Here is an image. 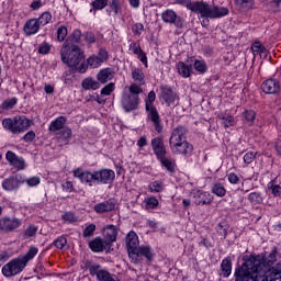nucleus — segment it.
Returning a JSON list of instances; mask_svg holds the SVG:
<instances>
[{"label":"nucleus","instance_id":"1","mask_svg":"<svg viewBox=\"0 0 281 281\" xmlns=\"http://www.w3.org/2000/svg\"><path fill=\"white\" fill-rule=\"evenodd\" d=\"M277 269L278 272H269V268L262 266L260 257L251 258L235 269V281H271L280 277L281 265Z\"/></svg>","mask_w":281,"mask_h":281},{"label":"nucleus","instance_id":"2","mask_svg":"<svg viewBox=\"0 0 281 281\" xmlns=\"http://www.w3.org/2000/svg\"><path fill=\"white\" fill-rule=\"evenodd\" d=\"M188 130L183 126L176 127L169 138V146L175 155H192L194 147L188 142Z\"/></svg>","mask_w":281,"mask_h":281},{"label":"nucleus","instance_id":"3","mask_svg":"<svg viewBox=\"0 0 281 281\" xmlns=\"http://www.w3.org/2000/svg\"><path fill=\"white\" fill-rule=\"evenodd\" d=\"M61 63L74 69V67H78L80 61L85 59V53L80 47L70 44L69 41H66L60 49Z\"/></svg>","mask_w":281,"mask_h":281},{"label":"nucleus","instance_id":"4","mask_svg":"<svg viewBox=\"0 0 281 281\" xmlns=\"http://www.w3.org/2000/svg\"><path fill=\"white\" fill-rule=\"evenodd\" d=\"M32 126V121L25 116L7 117L2 120V127L12 135H21Z\"/></svg>","mask_w":281,"mask_h":281},{"label":"nucleus","instance_id":"5","mask_svg":"<svg viewBox=\"0 0 281 281\" xmlns=\"http://www.w3.org/2000/svg\"><path fill=\"white\" fill-rule=\"evenodd\" d=\"M157 94L155 91H150L148 93V100L146 101V111H147V120L151 122L156 132L161 133L164 131V124H161V116L159 115V111L153 102H155Z\"/></svg>","mask_w":281,"mask_h":281},{"label":"nucleus","instance_id":"6","mask_svg":"<svg viewBox=\"0 0 281 281\" xmlns=\"http://www.w3.org/2000/svg\"><path fill=\"white\" fill-rule=\"evenodd\" d=\"M198 14H200L202 19H223V16L229 14V9L221 5L212 7L206 2H201Z\"/></svg>","mask_w":281,"mask_h":281},{"label":"nucleus","instance_id":"7","mask_svg":"<svg viewBox=\"0 0 281 281\" xmlns=\"http://www.w3.org/2000/svg\"><path fill=\"white\" fill-rule=\"evenodd\" d=\"M25 267H27L21 259V257L14 258L2 267V276L4 278H12L19 276Z\"/></svg>","mask_w":281,"mask_h":281},{"label":"nucleus","instance_id":"8","mask_svg":"<svg viewBox=\"0 0 281 281\" xmlns=\"http://www.w3.org/2000/svg\"><path fill=\"white\" fill-rule=\"evenodd\" d=\"M21 225H23V220L15 216H2L0 218V232H2V234H12V232H16Z\"/></svg>","mask_w":281,"mask_h":281},{"label":"nucleus","instance_id":"9","mask_svg":"<svg viewBox=\"0 0 281 281\" xmlns=\"http://www.w3.org/2000/svg\"><path fill=\"white\" fill-rule=\"evenodd\" d=\"M161 19L164 23H170L175 25L177 30H183L186 27V20L178 15L172 9H167L161 13Z\"/></svg>","mask_w":281,"mask_h":281},{"label":"nucleus","instance_id":"10","mask_svg":"<svg viewBox=\"0 0 281 281\" xmlns=\"http://www.w3.org/2000/svg\"><path fill=\"white\" fill-rule=\"evenodd\" d=\"M90 276H95L98 281H120L115 273H111L106 269H102L100 265H93L89 268Z\"/></svg>","mask_w":281,"mask_h":281},{"label":"nucleus","instance_id":"11","mask_svg":"<svg viewBox=\"0 0 281 281\" xmlns=\"http://www.w3.org/2000/svg\"><path fill=\"white\" fill-rule=\"evenodd\" d=\"M160 100H162L167 106H176L179 104V94L170 86H160Z\"/></svg>","mask_w":281,"mask_h":281},{"label":"nucleus","instance_id":"12","mask_svg":"<svg viewBox=\"0 0 281 281\" xmlns=\"http://www.w3.org/2000/svg\"><path fill=\"white\" fill-rule=\"evenodd\" d=\"M280 80L276 78L266 79L261 83V91L266 93V95H278V93H280Z\"/></svg>","mask_w":281,"mask_h":281},{"label":"nucleus","instance_id":"13","mask_svg":"<svg viewBox=\"0 0 281 281\" xmlns=\"http://www.w3.org/2000/svg\"><path fill=\"white\" fill-rule=\"evenodd\" d=\"M191 196L195 205H212L214 203V195L207 191H193Z\"/></svg>","mask_w":281,"mask_h":281},{"label":"nucleus","instance_id":"14","mask_svg":"<svg viewBox=\"0 0 281 281\" xmlns=\"http://www.w3.org/2000/svg\"><path fill=\"white\" fill-rule=\"evenodd\" d=\"M94 173H95V183H102L103 186H106L115 181V171H113L112 169H101V170L94 171Z\"/></svg>","mask_w":281,"mask_h":281},{"label":"nucleus","instance_id":"15","mask_svg":"<svg viewBox=\"0 0 281 281\" xmlns=\"http://www.w3.org/2000/svg\"><path fill=\"white\" fill-rule=\"evenodd\" d=\"M153 256L154 254L150 246H139L136 248L134 255H132L130 258H132V260L136 263L139 262L140 258H145L148 260V262H153Z\"/></svg>","mask_w":281,"mask_h":281},{"label":"nucleus","instance_id":"16","mask_svg":"<svg viewBox=\"0 0 281 281\" xmlns=\"http://www.w3.org/2000/svg\"><path fill=\"white\" fill-rule=\"evenodd\" d=\"M125 245H126V249L130 258L132 256H135V252L139 247V237L137 236V233L131 231L126 236Z\"/></svg>","mask_w":281,"mask_h":281},{"label":"nucleus","instance_id":"17","mask_svg":"<svg viewBox=\"0 0 281 281\" xmlns=\"http://www.w3.org/2000/svg\"><path fill=\"white\" fill-rule=\"evenodd\" d=\"M5 159L15 170H25L26 168L25 158L19 157V155L12 150L7 151Z\"/></svg>","mask_w":281,"mask_h":281},{"label":"nucleus","instance_id":"18","mask_svg":"<svg viewBox=\"0 0 281 281\" xmlns=\"http://www.w3.org/2000/svg\"><path fill=\"white\" fill-rule=\"evenodd\" d=\"M139 104V97L136 94H124L122 98L123 109L131 113V111H135Z\"/></svg>","mask_w":281,"mask_h":281},{"label":"nucleus","instance_id":"19","mask_svg":"<svg viewBox=\"0 0 281 281\" xmlns=\"http://www.w3.org/2000/svg\"><path fill=\"white\" fill-rule=\"evenodd\" d=\"M74 177L80 180L81 183H88V186L95 183V171H83L81 168H78L74 171Z\"/></svg>","mask_w":281,"mask_h":281},{"label":"nucleus","instance_id":"20","mask_svg":"<svg viewBox=\"0 0 281 281\" xmlns=\"http://www.w3.org/2000/svg\"><path fill=\"white\" fill-rule=\"evenodd\" d=\"M21 183H25L19 179V176H11L2 181V188L5 192H16L21 188Z\"/></svg>","mask_w":281,"mask_h":281},{"label":"nucleus","instance_id":"21","mask_svg":"<svg viewBox=\"0 0 281 281\" xmlns=\"http://www.w3.org/2000/svg\"><path fill=\"white\" fill-rule=\"evenodd\" d=\"M67 124V117L66 116H58L55 120H53L48 126V131L50 133H54V135L60 133V131H63L64 128H66L67 126H65Z\"/></svg>","mask_w":281,"mask_h":281},{"label":"nucleus","instance_id":"22","mask_svg":"<svg viewBox=\"0 0 281 281\" xmlns=\"http://www.w3.org/2000/svg\"><path fill=\"white\" fill-rule=\"evenodd\" d=\"M151 148L157 159L166 157V145L164 144V139L160 137L151 139Z\"/></svg>","mask_w":281,"mask_h":281},{"label":"nucleus","instance_id":"23","mask_svg":"<svg viewBox=\"0 0 281 281\" xmlns=\"http://www.w3.org/2000/svg\"><path fill=\"white\" fill-rule=\"evenodd\" d=\"M109 243L106 240L102 239L101 237H95L89 243V248L94 254H102L106 249V246Z\"/></svg>","mask_w":281,"mask_h":281},{"label":"nucleus","instance_id":"24","mask_svg":"<svg viewBox=\"0 0 281 281\" xmlns=\"http://www.w3.org/2000/svg\"><path fill=\"white\" fill-rule=\"evenodd\" d=\"M24 34L26 36H34V34H38V31L41 30V25L38 24L36 18L29 20L24 24Z\"/></svg>","mask_w":281,"mask_h":281},{"label":"nucleus","instance_id":"25","mask_svg":"<svg viewBox=\"0 0 281 281\" xmlns=\"http://www.w3.org/2000/svg\"><path fill=\"white\" fill-rule=\"evenodd\" d=\"M103 236L105 241L115 243L117 240V227L115 225H108L103 228Z\"/></svg>","mask_w":281,"mask_h":281},{"label":"nucleus","instance_id":"26","mask_svg":"<svg viewBox=\"0 0 281 281\" xmlns=\"http://www.w3.org/2000/svg\"><path fill=\"white\" fill-rule=\"evenodd\" d=\"M113 69L103 68L98 72L97 80L99 81V83L101 82V85H106L109 80H113Z\"/></svg>","mask_w":281,"mask_h":281},{"label":"nucleus","instance_id":"27","mask_svg":"<svg viewBox=\"0 0 281 281\" xmlns=\"http://www.w3.org/2000/svg\"><path fill=\"white\" fill-rule=\"evenodd\" d=\"M82 89L85 91H98L100 88V81L93 79L92 77H87L81 82Z\"/></svg>","mask_w":281,"mask_h":281},{"label":"nucleus","instance_id":"28","mask_svg":"<svg viewBox=\"0 0 281 281\" xmlns=\"http://www.w3.org/2000/svg\"><path fill=\"white\" fill-rule=\"evenodd\" d=\"M175 3L177 5H183L191 12H195V14H199L201 8V2H192V0H175Z\"/></svg>","mask_w":281,"mask_h":281},{"label":"nucleus","instance_id":"29","mask_svg":"<svg viewBox=\"0 0 281 281\" xmlns=\"http://www.w3.org/2000/svg\"><path fill=\"white\" fill-rule=\"evenodd\" d=\"M112 210H115V203L112 201H103L94 205L97 214H104V212H112Z\"/></svg>","mask_w":281,"mask_h":281},{"label":"nucleus","instance_id":"30","mask_svg":"<svg viewBox=\"0 0 281 281\" xmlns=\"http://www.w3.org/2000/svg\"><path fill=\"white\" fill-rule=\"evenodd\" d=\"M56 135L58 142H61V144H69L74 135V132L71 131V127L66 126V128L59 131Z\"/></svg>","mask_w":281,"mask_h":281},{"label":"nucleus","instance_id":"31","mask_svg":"<svg viewBox=\"0 0 281 281\" xmlns=\"http://www.w3.org/2000/svg\"><path fill=\"white\" fill-rule=\"evenodd\" d=\"M251 52L254 56H260V58H267V47L260 42H255L251 45Z\"/></svg>","mask_w":281,"mask_h":281},{"label":"nucleus","instance_id":"32","mask_svg":"<svg viewBox=\"0 0 281 281\" xmlns=\"http://www.w3.org/2000/svg\"><path fill=\"white\" fill-rule=\"evenodd\" d=\"M144 78V70H142V68H132V80H134L136 85H139V87H142V85H146V80Z\"/></svg>","mask_w":281,"mask_h":281},{"label":"nucleus","instance_id":"33","mask_svg":"<svg viewBox=\"0 0 281 281\" xmlns=\"http://www.w3.org/2000/svg\"><path fill=\"white\" fill-rule=\"evenodd\" d=\"M212 194H215V196H218L220 199H223L225 194H227V189H225V186L221 182H215L211 187Z\"/></svg>","mask_w":281,"mask_h":281},{"label":"nucleus","instance_id":"34","mask_svg":"<svg viewBox=\"0 0 281 281\" xmlns=\"http://www.w3.org/2000/svg\"><path fill=\"white\" fill-rule=\"evenodd\" d=\"M177 70L182 78H190V74H192V66H188L186 63L179 61L177 64Z\"/></svg>","mask_w":281,"mask_h":281},{"label":"nucleus","instance_id":"35","mask_svg":"<svg viewBox=\"0 0 281 281\" xmlns=\"http://www.w3.org/2000/svg\"><path fill=\"white\" fill-rule=\"evenodd\" d=\"M221 276H223V278H229V276H232V260L225 258L222 260L221 263Z\"/></svg>","mask_w":281,"mask_h":281},{"label":"nucleus","instance_id":"36","mask_svg":"<svg viewBox=\"0 0 281 281\" xmlns=\"http://www.w3.org/2000/svg\"><path fill=\"white\" fill-rule=\"evenodd\" d=\"M267 190L274 198L281 196V186L278 184V182H276V180H271L270 182H268Z\"/></svg>","mask_w":281,"mask_h":281},{"label":"nucleus","instance_id":"37","mask_svg":"<svg viewBox=\"0 0 281 281\" xmlns=\"http://www.w3.org/2000/svg\"><path fill=\"white\" fill-rule=\"evenodd\" d=\"M164 182L161 180H155L148 184V192L158 194L159 192H164Z\"/></svg>","mask_w":281,"mask_h":281},{"label":"nucleus","instance_id":"38","mask_svg":"<svg viewBox=\"0 0 281 281\" xmlns=\"http://www.w3.org/2000/svg\"><path fill=\"white\" fill-rule=\"evenodd\" d=\"M160 160L161 166L168 170V172H173L176 168L175 160L171 158H168L166 156H162L161 158H158Z\"/></svg>","mask_w":281,"mask_h":281},{"label":"nucleus","instance_id":"39","mask_svg":"<svg viewBox=\"0 0 281 281\" xmlns=\"http://www.w3.org/2000/svg\"><path fill=\"white\" fill-rule=\"evenodd\" d=\"M38 254V248L36 246H33L29 249L27 254L24 256L20 257V259L23 261L24 265L27 266V262L30 260H33L34 257Z\"/></svg>","mask_w":281,"mask_h":281},{"label":"nucleus","instance_id":"40","mask_svg":"<svg viewBox=\"0 0 281 281\" xmlns=\"http://www.w3.org/2000/svg\"><path fill=\"white\" fill-rule=\"evenodd\" d=\"M248 201L251 203V205H260L265 199L262 198V193L251 192L248 194Z\"/></svg>","mask_w":281,"mask_h":281},{"label":"nucleus","instance_id":"41","mask_svg":"<svg viewBox=\"0 0 281 281\" xmlns=\"http://www.w3.org/2000/svg\"><path fill=\"white\" fill-rule=\"evenodd\" d=\"M37 23L40 24V27H44V25H47L52 23V13L50 12H43L38 19H36Z\"/></svg>","mask_w":281,"mask_h":281},{"label":"nucleus","instance_id":"42","mask_svg":"<svg viewBox=\"0 0 281 281\" xmlns=\"http://www.w3.org/2000/svg\"><path fill=\"white\" fill-rule=\"evenodd\" d=\"M245 122L248 126H254V122H256V111L254 110H246L243 113Z\"/></svg>","mask_w":281,"mask_h":281},{"label":"nucleus","instance_id":"43","mask_svg":"<svg viewBox=\"0 0 281 281\" xmlns=\"http://www.w3.org/2000/svg\"><path fill=\"white\" fill-rule=\"evenodd\" d=\"M88 66L91 67V69H98V67L102 66V63L100 60V57L92 55L87 59Z\"/></svg>","mask_w":281,"mask_h":281},{"label":"nucleus","instance_id":"44","mask_svg":"<svg viewBox=\"0 0 281 281\" xmlns=\"http://www.w3.org/2000/svg\"><path fill=\"white\" fill-rule=\"evenodd\" d=\"M193 67L199 74H205L207 71V64L205 60L195 59Z\"/></svg>","mask_w":281,"mask_h":281},{"label":"nucleus","instance_id":"45","mask_svg":"<svg viewBox=\"0 0 281 281\" xmlns=\"http://www.w3.org/2000/svg\"><path fill=\"white\" fill-rule=\"evenodd\" d=\"M235 3L241 10H251L254 8V0H235Z\"/></svg>","mask_w":281,"mask_h":281},{"label":"nucleus","instance_id":"46","mask_svg":"<svg viewBox=\"0 0 281 281\" xmlns=\"http://www.w3.org/2000/svg\"><path fill=\"white\" fill-rule=\"evenodd\" d=\"M68 43L71 45V43H82V32L80 30H75L69 40H67Z\"/></svg>","mask_w":281,"mask_h":281},{"label":"nucleus","instance_id":"47","mask_svg":"<svg viewBox=\"0 0 281 281\" xmlns=\"http://www.w3.org/2000/svg\"><path fill=\"white\" fill-rule=\"evenodd\" d=\"M145 203L146 210H157V207H159V200H157L155 196L147 198Z\"/></svg>","mask_w":281,"mask_h":281},{"label":"nucleus","instance_id":"48","mask_svg":"<svg viewBox=\"0 0 281 281\" xmlns=\"http://www.w3.org/2000/svg\"><path fill=\"white\" fill-rule=\"evenodd\" d=\"M227 229H229V227L227 226V223L225 222H221L217 226V234L220 236H222V240H225V238H227Z\"/></svg>","mask_w":281,"mask_h":281},{"label":"nucleus","instance_id":"49","mask_svg":"<svg viewBox=\"0 0 281 281\" xmlns=\"http://www.w3.org/2000/svg\"><path fill=\"white\" fill-rule=\"evenodd\" d=\"M53 246L56 247V249H65V247L67 246V237L59 236L53 241Z\"/></svg>","mask_w":281,"mask_h":281},{"label":"nucleus","instance_id":"50","mask_svg":"<svg viewBox=\"0 0 281 281\" xmlns=\"http://www.w3.org/2000/svg\"><path fill=\"white\" fill-rule=\"evenodd\" d=\"M38 54H42L43 56H46V54H49L52 52V44L47 42H43L38 46Z\"/></svg>","mask_w":281,"mask_h":281},{"label":"nucleus","instance_id":"51","mask_svg":"<svg viewBox=\"0 0 281 281\" xmlns=\"http://www.w3.org/2000/svg\"><path fill=\"white\" fill-rule=\"evenodd\" d=\"M38 232V227L36 225H29L24 232L25 238H32L36 236V233Z\"/></svg>","mask_w":281,"mask_h":281},{"label":"nucleus","instance_id":"52","mask_svg":"<svg viewBox=\"0 0 281 281\" xmlns=\"http://www.w3.org/2000/svg\"><path fill=\"white\" fill-rule=\"evenodd\" d=\"M222 120L225 128H229V126H234L236 124V121H234V116L229 114H223Z\"/></svg>","mask_w":281,"mask_h":281},{"label":"nucleus","instance_id":"53","mask_svg":"<svg viewBox=\"0 0 281 281\" xmlns=\"http://www.w3.org/2000/svg\"><path fill=\"white\" fill-rule=\"evenodd\" d=\"M93 10H104L106 5H109V0H94L91 3Z\"/></svg>","mask_w":281,"mask_h":281},{"label":"nucleus","instance_id":"54","mask_svg":"<svg viewBox=\"0 0 281 281\" xmlns=\"http://www.w3.org/2000/svg\"><path fill=\"white\" fill-rule=\"evenodd\" d=\"M128 52L131 54H134V56H137L138 54H142V46L137 42H132L128 46Z\"/></svg>","mask_w":281,"mask_h":281},{"label":"nucleus","instance_id":"55","mask_svg":"<svg viewBox=\"0 0 281 281\" xmlns=\"http://www.w3.org/2000/svg\"><path fill=\"white\" fill-rule=\"evenodd\" d=\"M110 8L112 12H114V16H117V14H122V7L120 5V0H112L110 3Z\"/></svg>","mask_w":281,"mask_h":281},{"label":"nucleus","instance_id":"56","mask_svg":"<svg viewBox=\"0 0 281 281\" xmlns=\"http://www.w3.org/2000/svg\"><path fill=\"white\" fill-rule=\"evenodd\" d=\"M67 34H68V31H67L66 26H60L57 30V41L59 43H63V41H65V38H67Z\"/></svg>","mask_w":281,"mask_h":281},{"label":"nucleus","instance_id":"57","mask_svg":"<svg viewBox=\"0 0 281 281\" xmlns=\"http://www.w3.org/2000/svg\"><path fill=\"white\" fill-rule=\"evenodd\" d=\"M142 86L139 83H132L130 86V95H137L139 98V93H142Z\"/></svg>","mask_w":281,"mask_h":281},{"label":"nucleus","instance_id":"58","mask_svg":"<svg viewBox=\"0 0 281 281\" xmlns=\"http://www.w3.org/2000/svg\"><path fill=\"white\" fill-rule=\"evenodd\" d=\"M115 91V83L110 82L103 89H101V95H111Z\"/></svg>","mask_w":281,"mask_h":281},{"label":"nucleus","instance_id":"59","mask_svg":"<svg viewBox=\"0 0 281 281\" xmlns=\"http://www.w3.org/2000/svg\"><path fill=\"white\" fill-rule=\"evenodd\" d=\"M18 102H19V99H16V98L13 97V98H11V99L5 100V101L2 103V106H3L4 109H13L14 106H16Z\"/></svg>","mask_w":281,"mask_h":281},{"label":"nucleus","instance_id":"60","mask_svg":"<svg viewBox=\"0 0 281 281\" xmlns=\"http://www.w3.org/2000/svg\"><path fill=\"white\" fill-rule=\"evenodd\" d=\"M61 190H63V192H67L68 194H70V192H74V190H75L74 182L72 181L63 182Z\"/></svg>","mask_w":281,"mask_h":281},{"label":"nucleus","instance_id":"61","mask_svg":"<svg viewBox=\"0 0 281 281\" xmlns=\"http://www.w3.org/2000/svg\"><path fill=\"white\" fill-rule=\"evenodd\" d=\"M22 181H24V183H27L30 188H36V186L41 183V178L35 176V177L29 178L27 180H22Z\"/></svg>","mask_w":281,"mask_h":281},{"label":"nucleus","instance_id":"62","mask_svg":"<svg viewBox=\"0 0 281 281\" xmlns=\"http://www.w3.org/2000/svg\"><path fill=\"white\" fill-rule=\"evenodd\" d=\"M95 233V224L88 225L83 231L85 238L91 237Z\"/></svg>","mask_w":281,"mask_h":281},{"label":"nucleus","instance_id":"63","mask_svg":"<svg viewBox=\"0 0 281 281\" xmlns=\"http://www.w3.org/2000/svg\"><path fill=\"white\" fill-rule=\"evenodd\" d=\"M227 179L228 182L232 183L233 186H236L240 181V178L235 172L228 173Z\"/></svg>","mask_w":281,"mask_h":281},{"label":"nucleus","instance_id":"64","mask_svg":"<svg viewBox=\"0 0 281 281\" xmlns=\"http://www.w3.org/2000/svg\"><path fill=\"white\" fill-rule=\"evenodd\" d=\"M270 5L273 12H281V0H272Z\"/></svg>","mask_w":281,"mask_h":281}]
</instances>
